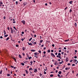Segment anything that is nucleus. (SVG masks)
I'll use <instances>...</instances> for the list:
<instances>
[{
	"label": "nucleus",
	"instance_id": "obj_1",
	"mask_svg": "<svg viewBox=\"0 0 78 78\" xmlns=\"http://www.w3.org/2000/svg\"><path fill=\"white\" fill-rule=\"evenodd\" d=\"M21 22L22 23H23L24 25H25V21L24 20H22L21 21Z\"/></svg>",
	"mask_w": 78,
	"mask_h": 78
},
{
	"label": "nucleus",
	"instance_id": "obj_2",
	"mask_svg": "<svg viewBox=\"0 0 78 78\" xmlns=\"http://www.w3.org/2000/svg\"><path fill=\"white\" fill-rule=\"evenodd\" d=\"M66 62H68L69 61V58H66Z\"/></svg>",
	"mask_w": 78,
	"mask_h": 78
},
{
	"label": "nucleus",
	"instance_id": "obj_3",
	"mask_svg": "<svg viewBox=\"0 0 78 78\" xmlns=\"http://www.w3.org/2000/svg\"><path fill=\"white\" fill-rule=\"evenodd\" d=\"M12 59H14V60L15 62H17L16 61V58H15L14 57H13Z\"/></svg>",
	"mask_w": 78,
	"mask_h": 78
},
{
	"label": "nucleus",
	"instance_id": "obj_4",
	"mask_svg": "<svg viewBox=\"0 0 78 78\" xmlns=\"http://www.w3.org/2000/svg\"><path fill=\"white\" fill-rule=\"evenodd\" d=\"M25 72H26V74H28V71H27V70L26 69L25 70Z\"/></svg>",
	"mask_w": 78,
	"mask_h": 78
},
{
	"label": "nucleus",
	"instance_id": "obj_5",
	"mask_svg": "<svg viewBox=\"0 0 78 78\" xmlns=\"http://www.w3.org/2000/svg\"><path fill=\"white\" fill-rule=\"evenodd\" d=\"M37 72V69H34V72L35 73H36Z\"/></svg>",
	"mask_w": 78,
	"mask_h": 78
},
{
	"label": "nucleus",
	"instance_id": "obj_6",
	"mask_svg": "<svg viewBox=\"0 0 78 78\" xmlns=\"http://www.w3.org/2000/svg\"><path fill=\"white\" fill-rule=\"evenodd\" d=\"M64 62V61H62V62H59L58 64H62V63Z\"/></svg>",
	"mask_w": 78,
	"mask_h": 78
},
{
	"label": "nucleus",
	"instance_id": "obj_7",
	"mask_svg": "<svg viewBox=\"0 0 78 78\" xmlns=\"http://www.w3.org/2000/svg\"><path fill=\"white\" fill-rule=\"evenodd\" d=\"M29 71H31V70H34V69H32V68H30L29 69Z\"/></svg>",
	"mask_w": 78,
	"mask_h": 78
},
{
	"label": "nucleus",
	"instance_id": "obj_8",
	"mask_svg": "<svg viewBox=\"0 0 78 78\" xmlns=\"http://www.w3.org/2000/svg\"><path fill=\"white\" fill-rule=\"evenodd\" d=\"M31 51H32L33 52H34V51H36L32 49L30 50Z\"/></svg>",
	"mask_w": 78,
	"mask_h": 78
},
{
	"label": "nucleus",
	"instance_id": "obj_9",
	"mask_svg": "<svg viewBox=\"0 0 78 78\" xmlns=\"http://www.w3.org/2000/svg\"><path fill=\"white\" fill-rule=\"evenodd\" d=\"M28 44L29 45H32V43H31L28 42Z\"/></svg>",
	"mask_w": 78,
	"mask_h": 78
},
{
	"label": "nucleus",
	"instance_id": "obj_10",
	"mask_svg": "<svg viewBox=\"0 0 78 78\" xmlns=\"http://www.w3.org/2000/svg\"><path fill=\"white\" fill-rule=\"evenodd\" d=\"M69 69H70V67H69V68H65L66 70H69Z\"/></svg>",
	"mask_w": 78,
	"mask_h": 78
},
{
	"label": "nucleus",
	"instance_id": "obj_11",
	"mask_svg": "<svg viewBox=\"0 0 78 78\" xmlns=\"http://www.w3.org/2000/svg\"><path fill=\"white\" fill-rule=\"evenodd\" d=\"M19 57L21 59L22 58V56L20 55H19Z\"/></svg>",
	"mask_w": 78,
	"mask_h": 78
},
{
	"label": "nucleus",
	"instance_id": "obj_12",
	"mask_svg": "<svg viewBox=\"0 0 78 78\" xmlns=\"http://www.w3.org/2000/svg\"><path fill=\"white\" fill-rule=\"evenodd\" d=\"M74 25L76 27H77V24L76 23H75L74 24Z\"/></svg>",
	"mask_w": 78,
	"mask_h": 78
},
{
	"label": "nucleus",
	"instance_id": "obj_13",
	"mask_svg": "<svg viewBox=\"0 0 78 78\" xmlns=\"http://www.w3.org/2000/svg\"><path fill=\"white\" fill-rule=\"evenodd\" d=\"M72 2H73V1H70L69 3L70 4H72Z\"/></svg>",
	"mask_w": 78,
	"mask_h": 78
},
{
	"label": "nucleus",
	"instance_id": "obj_14",
	"mask_svg": "<svg viewBox=\"0 0 78 78\" xmlns=\"http://www.w3.org/2000/svg\"><path fill=\"white\" fill-rule=\"evenodd\" d=\"M61 56H60V55H57L56 57L57 58H60Z\"/></svg>",
	"mask_w": 78,
	"mask_h": 78
},
{
	"label": "nucleus",
	"instance_id": "obj_15",
	"mask_svg": "<svg viewBox=\"0 0 78 78\" xmlns=\"http://www.w3.org/2000/svg\"><path fill=\"white\" fill-rule=\"evenodd\" d=\"M58 73L59 74V75H60V74H61L62 73V72L61 71H59Z\"/></svg>",
	"mask_w": 78,
	"mask_h": 78
},
{
	"label": "nucleus",
	"instance_id": "obj_16",
	"mask_svg": "<svg viewBox=\"0 0 78 78\" xmlns=\"http://www.w3.org/2000/svg\"><path fill=\"white\" fill-rule=\"evenodd\" d=\"M20 64L22 65V66H24L25 64H24V63H20Z\"/></svg>",
	"mask_w": 78,
	"mask_h": 78
},
{
	"label": "nucleus",
	"instance_id": "obj_17",
	"mask_svg": "<svg viewBox=\"0 0 78 78\" xmlns=\"http://www.w3.org/2000/svg\"><path fill=\"white\" fill-rule=\"evenodd\" d=\"M4 31V35H5V34H6V31H5V30H4L3 31Z\"/></svg>",
	"mask_w": 78,
	"mask_h": 78
},
{
	"label": "nucleus",
	"instance_id": "obj_18",
	"mask_svg": "<svg viewBox=\"0 0 78 78\" xmlns=\"http://www.w3.org/2000/svg\"><path fill=\"white\" fill-rule=\"evenodd\" d=\"M16 5H18V4H19V2H18L17 1H16Z\"/></svg>",
	"mask_w": 78,
	"mask_h": 78
},
{
	"label": "nucleus",
	"instance_id": "obj_19",
	"mask_svg": "<svg viewBox=\"0 0 78 78\" xmlns=\"http://www.w3.org/2000/svg\"><path fill=\"white\" fill-rule=\"evenodd\" d=\"M9 39V37H8L6 39V41H8Z\"/></svg>",
	"mask_w": 78,
	"mask_h": 78
},
{
	"label": "nucleus",
	"instance_id": "obj_20",
	"mask_svg": "<svg viewBox=\"0 0 78 78\" xmlns=\"http://www.w3.org/2000/svg\"><path fill=\"white\" fill-rule=\"evenodd\" d=\"M34 55H37V52H35L34 54Z\"/></svg>",
	"mask_w": 78,
	"mask_h": 78
},
{
	"label": "nucleus",
	"instance_id": "obj_21",
	"mask_svg": "<svg viewBox=\"0 0 78 78\" xmlns=\"http://www.w3.org/2000/svg\"><path fill=\"white\" fill-rule=\"evenodd\" d=\"M11 33H12V34H13V30H11Z\"/></svg>",
	"mask_w": 78,
	"mask_h": 78
},
{
	"label": "nucleus",
	"instance_id": "obj_22",
	"mask_svg": "<svg viewBox=\"0 0 78 78\" xmlns=\"http://www.w3.org/2000/svg\"><path fill=\"white\" fill-rule=\"evenodd\" d=\"M2 72H3V71H2V70H1L0 72V74H2Z\"/></svg>",
	"mask_w": 78,
	"mask_h": 78
},
{
	"label": "nucleus",
	"instance_id": "obj_23",
	"mask_svg": "<svg viewBox=\"0 0 78 78\" xmlns=\"http://www.w3.org/2000/svg\"><path fill=\"white\" fill-rule=\"evenodd\" d=\"M27 2H24V6H25V5H27Z\"/></svg>",
	"mask_w": 78,
	"mask_h": 78
},
{
	"label": "nucleus",
	"instance_id": "obj_24",
	"mask_svg": "<svg viewBox=\"0 0 78 78\" xmlns=\"http://www.w3.org/2000/svg\"><path fill=\"white\" fill-rule=\"evenodd\" d=\"M7 36H8V35L7 34L6 35H4V37H6Z\"/></svg>",
	"mask_w": 78,
	"mask_h": 78
},
{
	"label": "nucleus",
	"instance_id": "obj_25",
	"mask_svg": "<svg viewBox=\"0 0 78 78\" xmlns=\"http://www.w3.org/2000/svg\"><path fill=\"white\" fill-rule=\"evenodd\" d=\"M37 43L36 42H34V45H36V44H37Z\"/></svg>",
	"mask_w": 78,
	"mask_h": 78
},
{
	"label": "nucleus",
	"instance_id": "obj_26",
	"mask_svg": "<svg viewBox=\"0 0 78 78\" xmlns=\"http://www.w3.org/2000/svg\"><path fill=\"white\" fill-rule=\"evenodd\" d=\"M32 39H33V38H32V37H31L30 38V39L29 40V41H31V40H32Z\"/></svg>",
	"mask_w": 78,
	"mask_h": 78
},
{
	"label": "nucleus",
	"instance_id": "obj_27",
	"mask_svg": "<svg viewBox=\"0 0 78 78\" xmlns=\"http://www.w3.org/2000/svg\"><path fill=\"white\" fill-rule=\"evenodd\" d=\"M69 41V39H68V40H65V42H67V41Z\"/></svg>",
	"mask_w": 78,
	"mask_h": 78
},
{
	"label": "nucleus",
	"instance_id": "obj_28",
	"mask_svg": "<svg viewBox=\"0 0 78 78\" xmlns=\"http://www.w3.org/2000/svg\"><path fill=\"white\" fill-rule=\"evenodd\" d=\"M45 68L46 69H44V71H47V67H45Z\"/></svg>",
	"mask_w": 78,
	"mask_h": 78
},
{
	"label": "nucleus",
	"instance_id": "obj_29",
	"mask_svg": "<svg viewBox=\"0 0 78 78\" xmlns=\"http://www.w3.org/2000/svg\"><path fill=\"white\" fill-rule=\"evenodd\" d=\"M50 77H53V74H51L50 75Z\"/></svg>",
	"mask_w": 78,
	"mask_h": 78
},
{
	"label": "nucleus",
	"instance_id": "obj_30",
	"mask_svg": "<svg viewBox=\"0 0 78 78\" xmlns=\"http://www.w3.org/2000/svg\"><path fill=\"white\" fill-rule=\"evenodd\" d=\"M40 43H42V42H43V40H40Z\"/></svg>",
	"mask_w": 78,
	"mask_h": 78
},
{
	"label": "nucleus",
	"instance_id": "obj_31",
	"mask_svg": "<svg viewBox=\"0 0 78 78\" xmlns=\"http://www.w3.org/2000/svg\"><path fill=\"white\" fill-rule=\"evenodd\" d=\"M22 49H23V51H24V50H25V48H24V47H23L22 48Z\"/></svg>",
	"mask_w": 78,
	"mask_h": 78
},
{
	"label": "nucleus",
	"instance_id": "obj_32",
	"mask_svg": "<svg viewBox=\"0 0 78 78\" xmlns=\"http://www.w3.org/2000/svg\"><path fill=\"white\" fill-rule=\"evenodd\" d=\"M30 63H31V65H32V64H33V61H31L30 62Z\"/></svg>",
	"mask_w": 78,
	"mask_h": 78
},
{
	"label": "nucleus",
	"instance_id": "obj_33",
	"mask_svg": "<svg viewBox=\"0 0 78 78\" xmlns=\"http://www.w3.org/2000/svg\"><path fill=\"white\" fill-rule=\"evenodd\" d=\"M57 76L58 77H60V76H61L59 74H58L57 75Z\"/></svg>",
	"mask_w": 78,
	"mask_h": 78
},
{
	"label": "nucleus",
	"instance_id": "obj_34",
	"mask_svg": "<svg viewBox=\"0 0 78 78\" xmlns=\"http://www.w3.org/2000/svg\"><path fill=\"white\" fill-rule=\"evenodd\" d=\"M61 55V53H59L58 54V56H60Z\"/></svg>",
	"mask_w": 78,
	"mask_h": 78
},
{
	"label": "nucleus",
	"instance_id": "obj_35",
	"mask_svg": "<svg viewBox=\"0 0 78 78\" xmlns=\"http://www.w3.org/2000/svg\"><path fill=\"white\" fill-rule=\"evenodd\" d=\"M46 57V55L45 54H44V55L43 56V58H44V57Z\"/></svg>",
	"mask_w": 78,
	"mask_h": 78
},
{
	"label": "nucleus",
	"instance_id": "obj_36",
	"mask_svg": "<svg viewBox=\"0 0 78 78\" xmlns=\"http://www.w3.org/2000/svg\"><path fill=\"white\" fill-rule=\"evenodd\" d=\"M44 74H47V73H46V72H45V71H44Z\"/></svg>",
	"mask_w": 78,
	"mask_h": 78
},
{
	"label": "nucleus",
	"instance_id": "obj_37",
	"mask_svg": "<svg viewBox=\"0 0 78 78\" xmlns=\"http://www.w3.org/2000/svg\"><path fill=\"white\" fill-rule=\"evenodd\" d=\"M74 58H75V59H76V58H77V56H74Z\"/></svg>",
	"mask_w": 78,
	"mask_h": 78
},
{
	"label": "nucleus",
	"instance_id": "obj_38",
	"mask_svg": "<svg viewBox=\"0 0 78 78\" xmlns=\"http://www.w3.org/2000/svg\"><path fill=\"white\" fill-rule=\"evenodd\" d=\"M7 76H10V74H7Z\"/></svg>",
	"mask_w": 78,
	"mask_h": 78
},
{
	"label": "nucleus",
	"instance_id": "obj_39",
	"mask_svg": "<svg viewBox=\"0 0 78 78\" xmlns=\"http://www.w3.org/2000/svg\"><path fill=\"white\" fill-rule=\"evenodd\" d=\"M38 52L39 53H41V51L40 50L38 51Z\"/></svg>",
	"mask_w": 78,
	"mask_h": 78
},
{
	"label": "nucleus",
	"instance_id": "obj_40",
	"mask_svg": "<svg viewBox=\"0 0 78 78\" xmlns=\"http://www.w3.org/2000/svg\"><path fill=\"white\" fill-rule=\"evenodd\" d=\"M52 47H55V44H52Z\"/></svg>",
	"mask_w": 78,
	"mask_h": 78
},
{
	"label": "nucleus",
	"instance_id": "obj_41",
	"mask_svg": "<svg viewBox=\"0 0 78 78\" xmlns=\"http://www.w3.org/2000/svg\"><path fill=\"white\" fill-rule=\"evenodd\" d=\"M39 75H40V76H42V73H39Z\"/></svg>",
	"mask_w": 78,
	"mask_h": 78
},
{
	"label": "nucleus",
	"instance_id": "obj_42",
	"mask_svg": "<svg viewBox=\"0 0 78 78\" xmlns=\"http://www.w3.org/2000/svg\"><path fill=\"white\" fill-rule=\"evenodd\" d=\"M74 61L75 62H76L77 61V60L76 59H75Z\"/></svg>",
	"mask_w": 78,
	"mask_h": 78
},
{
	"label": "nucleus",
	"instance_id": "obj_43",
	"mask_svg": "<svg viewBox=\"0 0 78 78\" xmlns=\"http://www.w3.org/2000/svg\"><path fill=\"white\" fill-rule=\"evenodd\" d=\"M16 47H19V45L18 44H16Z\"/></svg>",
	"mask_w": 78,
	"mask_h": 78
},
{
	"label": "nucleus",
	"instance_id": "obj_44",
	"mask_svg": "<svg viewBox=\"0 0 78 78\" xmlns=\"http://www.w3.org/2000/svg\"><path fill=\"white\" fill-rule=\"evenodd\" d=\"M31 58H32V57H30L29 58V59H31Z\"/></svg>",
	"mask_w": 78,
	"mask_h": 78
},
{
	"label": "nucleus",
	"instance_id": "obj_45",
	"mask_svg": "<svg viewBox=\"0 0 78 78\" xmlns=\"http://www.w3.org/2000/svg\"><path fill=\"white\" fill-rule=\"evenodd\" d=\"M75 66V65L74 64H73L72 65V66Z\"/></svg>",
	"mask_w": 78,
	"mask_h": 78
},
{
	"label": "nucleus",
	"instance_id": "obj_46",
	"mask_svg": "<svg viewBox=\"0 0 78 78\" xmlns=\"http://www.w3.org/2000/svg\"><path fill=\"white\" fill-rule=\"evenodd\" d=\"M43 53L44 54V55H45V53H46V52H45V51H44L43 52Z\"/></svg>",
	"mask_w": 78,
	"mask_h": 78
},
{
	"label": "nucleus",
	"instance_id": "obj_47",
	"mask_svg": "<svg viewBox=\"0 0 78 78\" xmlns=\"http://www.w3.org/2000/svg\"><path fill=\"white\" fill-rule=\"evenodd\" d=\"M48 53H50V50H48Z\"/></svg>",
	"mask_w": 78,
	"mask_h": 78
},
{
	"label": "nucleus",
	"instance_id": "obj_48",
	"mask_svg": "<svg viewBox=\"0 0 78 78\" xmlns=\"http://www.w3.org/2000/svg\"><path fill=\"white\" fill-rule=\"evenodd\" d=\"M22 54H23V56H25V53H22Z\"/></svg>",
	"mask_w": 78,
	"mask_h": 78
},
{
	"label": "nucleus",
	"instance_id": "obj_49",
	"mask_svg": "<svg viewBox=\"0 0 78 78\" xmlns=\"http://www.w3.org/2000/svg\"><path fill=\"white\" fill-rule=\"evenodd\" d=\"M30 35L32 37H33V34H31Z\"/></svg>",
	"mask_w": 78,
	"mask_h": 78
},
{
	"label": "nucleus",
	"instance_id": "obj_50",
	"mask_svg": "<svg viewBox=\"0 0 78 78\" xmlns=\"http://www.w3.org/2000/svg\"><path fill=\"white\" fill-rule=\"evenodd\" d=\"M7 28L8 30H9V27H8Z\"/></svg>",
	"mask_w": 78,
	"mask_h": 78
},
{
	"label": "nucleus",
	"instance_id": "obj_51",
	"mask_svg": "<svg viewBox=\"0 0 78 78\" xmlns=\"http://www.w3.org/2000/svg\"><path fill=\"white\" fill-rule=\"evenodd\" d=\"M69 75V73H66V76H67V75Z\"/></svg>",
	"mask_w": 78,
	"mask_h": 78
},
{
	"label": "nucleus",
	"instance_id": "obj_52",
	"mask_svg": "<svg viewBox=\"0 0 78 78\" xmlns=\"http://www.w3.org/2000/svg\"><path fill=\"white\" fill-rule=\"evenodd\" d=\"M22 41H23V40H24V39H23V38H22L21 39Z\"/></svg>",
	"mask_w": 78,
	"mask_h": 78
},
{
	"label": "nucleus",
	"instance_id": "obj_53",
	"mask_svg": "<svg viewBox=\"0 0 78 78\" xmlns=\"http://www.w3.org/2000/svg\"><path fill=\"white\" fill-rule=\"evenodd\" d=\"M10 67H12V68H14V66H11Z\"/></svg>",
	"mask_w": 78,
	"mask_h": 78
},
{
	"label": "nucleus",
	"instance_id": "obj_54",
	"mask_svg": "<svg viewBox=\"0 0 78 78\" xmlns=\"http://www.w3.org/2000/svg\"><path fill=\"white\" fill-rule=\"evenodd\" d=\"M31 42L32 43H33V44H34V41H31Z\"/></svg>",
	"mask_w": 78,
	"mask_h": 78
},
{
	"label": "nucleus",
	"instance_id": "obj_55",
	"mask_svg": "<svg viewBox=\"0 0 78 78\" xmlns=\"http://www.w3.org/2000/svg\"><path fill=\"white\" fill-rule=\"evenodd\" d=\"M58 61H59V62H60V61H61V60H60L59 59H58Z\"/></svg>",
	"mask_w": 78,
	"mask_h": 78
},
{
	"label": "nucleus",
	"instance_id": "obj_56",
	"mask_svg": "<svg viewBox=\"0 0 78 78\" xmlns=\"http://www.w3.org/2000/svg\"><path fill=\"white\" fill-rule=\"evenodd\" d=\"M67 65L68 66H70V63H68Z\"/></svg>",
	"mask_w": 78,
	"mask_h": 78
},
{
	"label": "nucleus",
	"instance_id": "obj_57",
	"mask_svg": "<svg viewBox=\"0 0 78 78\" xmlns=\"http://www.w3.org/2000/svg\"><path fill=\"white\" fill-rule=\"evenodd\" d=\"M51 55L52 56V55H53V53H51Z\"/></svg>",
	"mask_w": 78,
	"mask_h": 78
},
{
	"label": "nucleus",
	"instance_id": "obj_58",
	"mask_svg": "<svg viewBox=\"0 0 78 78\" xmlns=\"http://www.w3.org/2000/svg\"><path fill=\"white\" fill-rule=\"evenodd\" d=\"M0 38H1V39H2L3 38V37H2V36H1L0 37Z\"/></svg>",
	"mask_w": 78,
	"mask_h": 78
},
{
	"label": "nucleus",
	"instance_id": "obj_59",
	"mask_svg": "<svg viewBox=\"0 0 78 78\" xmlns=\"http://www.w3.org/2000/svg\"><path fill=\"white\" fill-rule=\"evenodd\" d=\"M6 19V17L5 16H4V17H3V19L5 20Z\"/></svg>",
	"mask_w": 78,
	"mask_h": 78
},
{
	"label": "nucleus",
	"instance_id": "obj_60",
	"mask_svg": "<svg viewBox=\"0 0 78 78\" xmlns=\"http://www.w3.org/2000/svg\"><path fill=\"white\" fill-rule=\"evenodd\" d=\"M51 52H53V51H53V50H51Z\"/></svg>",
	"mask_w": 78,
	"mask_h": 78
},
{
	"label": "nucleus",
	"instance_id": "obj_61",
	"mask_svg": "<svg viewBox=\"0 0 78 78\" xmlns=\"http://www.w3.org/2000/svg\"><path fill=\"white\" fill-rule=\"evenodd\" d=\"M21 33L23 34H24V32H22Z\"/></svg>",
	"mask_w": 78,
	"mask_h": 78
},
{
	"label": "nucleus",
	"instance_id": "obj_62",
	"mask_svg": "<svg viewBox=\"0 0 78 78\" xmlns=\"http://www.w3.org/2000/svg\"><path fill=\"white\" fill-rule=\"evenodd\" d=\"M52 56H53V57H55V55L53 54V55H52Z\"/></svg>",
	"mask_w": 78,
	"mask_h": 78
},
{
	"label": "nucleus",
	"instance_id": "obj_63",
	"mask_svg": "<svg viewBox=\"0 0 78 78\" xmlns=\"http://www.w3.org/2000/svg\"><path fill=\"white\" fill-rule=\"evenodd\" d=\"M34 57H36V58H37V56H36V55H34Z\"/></svg>",
	"mask_w": 78,
	"mask_h": 78
},
{
	"label": "nucleus",
	"instance_id": "obj_64",
	"mask_svg": "<svg viewBox=\"0 0 78 78\" xmlns=\"http://www.w3.org/2000/svg\"><path fill=\"white\" fill-rule=\"evenodd\" d=\"M13 28H14V29L16 30V27H13Z\"/></svg>",
	"mask_w": 78,
	"mask_h": 78
}]
</instances>
